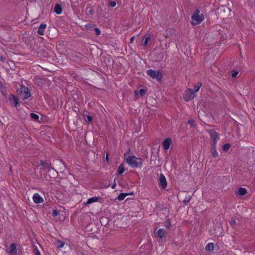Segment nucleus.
Wrapping results in <instances>:
<instances>
[{"instance_id": "obj_1", "label": "nucleus", "mask_w": 255, "mask_h": 255, "mask_svg": "<svg viewBox=\"0 0 255 255\" xmlns=\"http://www.w3.org/2000/svg\"><path fill=\"white\" fill-rule=\"evenodd\" d=\"M124 158L128 164L132 168L141 167L142 161L140 158L136 157L134 155H129L128 152L124 155Z\"/></svg>"}, {"instance_id": "obj_2", "label": "nucleus", "mask_w": 255, "mask_h": 255, "mask_svg": "<svg viewBox=\"0 0 255 255\" xmlns=\"http://www.w3.org/2000/svg\"><path fill=\"white\" fill-rule=\"evenodd\" d=\"M200 11L199 9H196L193 15L191 16V24L193 25H198L204 20V15L202 13L200 14Z\"/></svg>"}, {"instance_id": "obj_3", "label": "nucleus", "mask_w": 255, "mask_h": 255, "mask_svg": "<svg viewBox=\"0 0 255 255\" xmlns=\"http://www.w3.org/2000/svg\"><path fill=\"white\" fill-rule=\"evenodd\" d=\"M209 133L211 137V145H216L217 142L219 139V134L214 130L210 129L209 131Z\"/></svg>"}, {"instance_id": "obj_4", "label": "nucleus", "mask_w": 255, "mask_h": 255, "mask_svg": "<svg viewBox=\"0 0 255 255\" xmlns=\"http://www.w3.org/2000/svg\"><path fill=\"white\" fill-rule=\"evenodd\" d=\"M19 93L23 100L26 99L31 96L28 88L23 85L20 87Z\"/></svg>"}, {"instance_id": "obj_5", "label": "nucleus", "mask_w": 255, "mask_h": 255, "mask_svg": "<svg viewBox=\"0 0 255 255\" xmlns=\"http://www.w3.org/2000/svg\"><path fill=\"white\" fill-rule=\"evenodd\" d=\"M147 75L153 79L159 82V70L149 69L146 71Z\"/></svg>"}, {"instance_id": "obj_6", "label": "nucleus", "mask_w": 255, "mask_h": 255, "mask_svg": "<svg viewBox=\"0 0 255 255\" xmlns=\"http://www.w3.org/2000/svg\"><path fill=\"white\" fill-rule=\"evenodd\" d=\"M185 95L184 96V99L185 101H189L193 99L194 97V94L193 91L190 89H188L185 91Z\"/></svg>"}, {"instance_id": "obj_7", "label": "nucleus", "mask_w": 255, "mask_h": 255, "mask_svg": "<svg viewBox=\"0 0 255 255\" xmlns=\"http://www.w3.org/2000/svg\"><path fill=\"white\" fill-rule=\"evenodd\" d=\"M10 105L13 107H17L19 104L18 99L13 94H11L8 99Z\"/></svg>"}, {"instance_id": "obj_8", "label": "nucleus", "mask_w": 255, "mask_h": 255, "mask_svg": "<svg viewBox=\"0 0 255 255\" xmlns=\"http://www.w3.org/2000/svg\"><path fill=\"white\" fill-rule=\"evenodd\" d=\"M6 253L10 255H17V248L16 245L15 243L10 244L9 248L6 251Z\"/></svg>"}, {"instance_id": "obj_9", "label": "nucleus", "mask_w": 255, "mask_h": 255, "mask_svg": "<svg viewBox=\"0 0 255 255\" xmlns=\"http://www.w3.org/2000/svg\"><path fill=\"white\" fill-rule=\"evenodd\" d=\"M172 139L170 137H167L162 142V146L164 149L166 151L169 149L171 145H172Z\"/></svg>"}, {"instance_id": "obj_10", "label": "nucleus", "mask_w": 255, "mask_h": 255, "mask_svg": "<svg viewBox=\"0 0 255 255\" xmlns=\"http://www.w3.org/2000/svg\"><path fill=\"white\" fill-rule=\"evenodd\" d=\"M32 199L33 202L36 204H41L44 202L43 198L38 193L34 194Z\"/></svg>"}, {"instance_id": "obj_11", "label": "nucleus", "mask_w": 255, "mask_h": 255, "mask_svg": "<svg viewBox=\"0 0 255 255\" xmlns=\"http://www.w3.org/2000/svg\"><path fill=\"white\" fill-rule=\"evenodd\" d=\"M100 199V197H96V196L90 198L88 199V200L86 202L83 203V205L85 206H87V205L92 204L93 203L98 202Z\"/></svg>"}, {"instance_id": "obj_12", "label": "nucleus", "mask_w": 255, "mask_h": 255, "mask_svg": "<svg viewBox=\"0 0 255 255\" xmlns=\"http://www.w3.org/2000/svg\"><path fill=\"white\" fill-rule=\"evenodd\" d=\"M40 165L42 166L44 169H47L48 171H50L51 169H52L51 164L50 162L41 160L40 161Z\"/></svg>"}, {"instance_id": "obj_13", "label": "nucleus", "mask_w": 255, "mask_h": 255, "mask_svg": "<svg viewBox=\"0 0 255 255\" xmlns=\"http://www.w3.org/2000/svg\"><path fill=\"white\" fill-rule=\"evenodd\" d=\"M46 27V25L44 23H41L37 30V33L40 35H43L45 29Z\"/></svg>"}, {"instance_id": "obj_14", "label": "nucleus", "mask_w": 255, "mask_h": 255, "mask_svg": "<svg viewBox=\"0 0 255 255\" xmlns=\"http://www.w3.org/2000/svg\"><path fill=\"white\" fill-rule=\"evenodd\" d=\"M160 186L163 189L165 188L167 186V181L165 177L161 173H160Z\"/></svg>"}, {"instance_id": "obj_15", "label": "nucleus", "mask_w": 255, "mask_h": 255, "mask_svg": "<svg viewBox=\"0 0 255 255\" xmlns=\"http://www.w3.org/2000/svg\"><path fill=\"white\" fill-rule=\"evenodd\" d=\"M126 170V168L124 167V164L121 163L117 168V172L118 175L122 174Z\"/></svg>"}, {"instance_id": "obj_16", "label": "nucleus", "mask_w": 255, "mask_h": 255, "mask_svg": "<svg viewBox=\"0 0 255 255\" xmlns=\"http://www.w3.org/2000/svg\"><path fill=\"white\" fill-rule=\"evenodd\" d=\"M211 153L214 157H217L218 156V153L216 150V145H211Z\"/></svg>"}, {"instance_id": "obj_17", "label": "nucleus", "mask_w": 255, "mask_h": 255, "mask_svg": "<svg viewBox=\"0 0 255 255\" xmlns=\"http://www.w3.org/2000/svg\"><path fill=\"white\" fill-rule=\"evenodd\" d=\"M247 190L246 189H245L244 188L241 187L238 189L237 192V194L240 195V196H243V195H244L246 194H247Z\"/></svg>"}, {"instance_id": "obj_18", "label": "nucleus", "mask_w": 255, "mask_h": 255, "mask_svg": "<svg viewBox=\"0 0 255 255\" xmlns=\"http://www.w3.org/2000/svg\"><path fill=\"white\" fill-rule=\"evenodd\" d=\"M54 11L57 14H60L62 12V9L60 4H57L54 8Z\"/></svg>"}, {"instance_id": "obj_19", "label": "nucleus", "mask_w": 255, "mask_h": 255, "mask_svg": "<svg viewBox=\"0 0 255 255\" xmlns=\"http://www.w3.org/2000/svg\"><path fill=\"white\" fill-rule=\"evenodd\" d=\"M129 195H131V194L121 193L118 196L117 199L119 201H123L126 197Z\"/></svg>"}, {"instance_id": "obj_20", "label": "nucleus", "mask_w": 255, "mask_h": 255, "mask_svg": "<svg viewBox=\"0 0 255 255\" xmlns=\"http://www.w3.org/2000/svg\"><path fill=\"white\" fill-rule=\"evenodd\" d=\"M202 83L200 82L198 83L197 85H195L193 87V89L192 90L193 91L194 93L197 92L199 91L200 87L202 86Z\"/></svg>"}, {"instance_id": "obj_21", "label": "nucleus", "mask_w": 255, "mask_h": 255, "mask_svg": "<svg viewBox=\"0 0 255 255\" xmlns=\"http://www.w3.org/2000/svg\"><path fill=\"white\" fill-rule=\"evenodd\" d=\"M205 249H206V251H213L214 249V244L212 243L208 244L206 245Z\"/></svg>"}, {"instance_id": "obj_22", "label": "nucleus", "mask_w": 255, "mask_h": 255, "mask_svg": "<svg viewBox=\"0 0 255 255\" xmlns=\"http://www.w3.org/2000/svg\"><path fill=\"white\" fill-rule=\"evenodd\" d=\"M171 221L170 219L168 218L166 219V221L164 223V226L166 227V228L168 229H169L171 227Z\"/></svg>"}, {"instance_id": "obj_23", "label": "nucleus", "mask_w": 255, "mask_h": 255, "mask_svg": "<svg viewBox=\"0 0 255 255\" xmlns=\"http://www.w3.org/2000/svg\"><path fill=\"white\" fill-rule=\"evenodd\" d=\"M57 247H58V248H62L65 245L64 243L63 242L59 240H58L57 241Z\"/></svg>"}, {"instance_id": "obj_24", "label": "nucleus", "mask_w": 255, "mask_h": 255, "mask_svg": "<svg viewBox=\"0 0 255 255\" xmlns=\"http://www.w3.org/2000/svg\"><path fill=\"white\" fill-rule=\"evenodd\" d=\"M231 147V144L229 143H226L223 146V150L225 151H227Z\"/></svg>"}, {"instance_id": "obj_25", "label": "nucleus", "mask_w": 255, "mask_h": 255, "mask_svg": "<svg viewBox=\"0 0 255 255\" xmlns=\"http://www.w3.org/2000/svg\"><path fill=\"white\" fill-rule=\"evenodd\" d=\"M30 117L31 119H33V120H37L39 119V116L36 114H34V113H31L30 114Z\"/></svg>"}, {"instance_id": "obj_26", "label": "nucleus", "mask_w": 255, "mask_h": 255, "mask_svg": "<svg viewBox=\"0 0 255 255\" xmlns=\"http://www.w3.org/2000/svg\"><path fill=\"white\" fill-rule=\"evenodd\" d=\"M166 232L164 230L160 229V239L165 237Z\"/></svg>"}, {"instance_id": "obj_27", "label": "nucleus", "mask_w": 255, "mask_h": 255, "mask_svg": "<svg viewBox=\"0 0 255 255\" xmlns=\"http://www.w3.org/2000/svg\"><path fill=\"white\" fill-rule=\"evenodd\" d=\"M187 123L189 125H190L193 128H194L195 127V121L192 120V119H190V120H189L188 121V122Z\"/></svg>"}, {"instance_id": "obj_28", "label": "nucleus", "mask_w": 255, "mask_h": 255, "mask_svg": "<svg viewBox=\"0 0 255 255\" xmlns=\"http://www.w3.org/2000/svg\"><path fill=\"white\" fill-rule=\"evenodd\" d=\"M191 198L190 196L186 197V198L183 201L184 204L185 205H187L189 203L190 200H191Z\"/></svg>"}, {"instance_id": "obj_29", "label": "nucleus", "mask_w": 255, "mask_h": 255, "mask_svg": "<svg viewBox=\"0 0 255 255\" xmlns=\"http://www.w3.org/2000/svg\"><path fill=\"white\" fill-rule=\"evenodd\" d=\"M43 81V79L42 78H38L36 79L35 83H37L39 86L40 84H42Z\"/></svg>"}, {"instance_id": "obj_30", "label": "nucleus", "mask_w": 255, "mask_h": 255, "mask_svg": "<svg viewBox=\"0 0 255 255\" xmlns=\"http://www.w3.org/2000/svg\"><path fill=\"white\" fill-rule=\"evenodd\" d=\"M86 9L88 11V12L91 14V15H93V13H94V10L91 7H86Z\"/></svg>"}, {"instance_id": "obj_31", "label": "nucleus", "mask_w": 255, "mask_h": 255, "mask_svg": "<svg viewBox=\"0 0 255 255\" xmlns=\"http://www.w3.org/2000/svg\"><path fill=\"white\" fill-rule=\"evenodd\" d=\"M86 121L88 123L92 122L93 120V118L91 116L87 115L86 116Z\"/></svg>"}, {"instance_id": "obj_32", "label": "nucleus", "mask_w": 255, "mask_h": 255, "mask_svg": "<svg viewBox=\"0 0 255 255\" xmlns=\"http://www.w3.org/2000/svg\"><path fill=\"white\" fill-rule=\"evenodd\" d=\"M109 5L112 7H114L116 6V2L114 0L113 1H111L110 2H109Z\"/></svg>"}, {"instance_id": "obj_33", "label": "nucleus", "mask_w": 255, "mask_h": 255, "mask_svg": "<svg viewBox=\"0 0 255 255\" xmlns=\"http://www.w3.org/2000/svg\"><path fill=\"white\" fill-rule=\"evenodd\" d=\"M139 93L141 96H143L145 94V90L143 89H141L139 90Z\"/></svg>"}, {"instance_id": "obj_34", "label": "nucleus", "mask_w": 255, "mask_h": 255, "mask_svg": "<svg viewBox=\"0 0 255 255\" xmlns=\"http://www.w3.org/2000/svg\"><path fill=\"white\" fill-rule=\"evenodd\" d=\"M238 71L233 70L232 71V77L235 78L237 76V75H238Z\"/></svg>"}, {"instance_id": "obj_35", "label": "nucleus", "mask_w": 255, "mask_h": 255, "mask_svg": "<svg viewBox=\"0 0 255 255\" xmlns=\"http://www.w3.org/2000/svg\"><path fill=\"white\" fill-rule=\"evenodd\" d=\"M59 215V212L57 210H54L52 212V216L53 217H56Z\"/></svg>"}, {"instance_id": "obj_36", "label": "nucleus", "mask_w": 255, "mask_h": 255, "mask_svg": "<svg viewBox=\"0 0 255 255\" xmlns=\"http://www.w3.org/2000/svg\"><path fill=\"white\" fill-rule=\"evenodd\" d=\"M237 224V222L236 221H235V220L234 219H232L231 220V221H230V225L233 227H234L235 225H236Z\"/></svg>"}, {"instance_id": "obj_37", "label": "nucleus", "mask_w": 255, "mask_h": 255, "mask_svg": "<svg viewBox=\"0 0 255 255\" xmlns=\"http://www.w3.org/2000/svg\"><path fill=\"white\" fill-rule=\"evenodd\" d=\"M149 40H150V38L149 37H146L145 38V39H144V45H146L148 44Z\"/></svg>"}, {"instance_id": "obj_38", "label": "nucleus", "mask_w": 255, "mask_h": 255, "mask_svg": "<svg viewBox=\"0 0 255 255\" xmlns=\"http://www.w3.org/2000/svg\"><path fill=\"white\" fill-rule=\"evenodd\" d=\"M95 31L97 35H99L101 34V30L98 28H95Z\"/></svg>"}, {"instance_id": "obj_39", "label": "nucleus", "mask_w": 255, "mask_h": 255, "mask_svg": "<svg viewBox=\"0 0 255 255\" xmlns=\"http://www.w3.org/2000/svg\"><path fill=\"white\" fill-rule=\"evenodd\" d=\"M159 229H157V228L155 230V235L157 236V237H159Z\"/></svg>"}, {"instance_id": "obj_40", "label": "nucleus", "mask_w": 255, "mask_h": 255, "mask_svg": "<svg viewBox=\"0 0 255 255\" xmlns=\"http://www.w3.org/2000/svg\"><path fill=\"white\" fill-rule=\"evenodd\" d=\"M116 181L115 179L114 183L111 186V188H112V189H114L116 188Z\"/></svg>"}, {"instance_id": "obj_41", "label": "nucleus", "mask_w": 255, "mask_h": 255, "mask_svg": "<svg viewBox=\"0 0 255 255\" xmlns=\"http://www.w3.org/2000/svg\"><path fill=\"white\" fill-rule=\"evenodd\" d=\"M134 93L136 98H137L138 97V92L137 91H134Z\"/></svg>"}, {"instance_id": "obj_42", "label": "nucleus", "mask_w": 255, "mask_h": 255, "mask_svg": "<svg viewBox=\"0 0 255 255\" xmlns=\"http://www.w3.org/2000/svg\"><path fill=\"white\" fill-rule=\"evenodd\" d=\"M134 37H131L130 39V43L133 42V41L134 40Z\"/></svg>"}, {"instance_id": "obj_43", "label": "nucleus", "mask_w": 255, "mask_h": 255, "mask_svg": "<svg viewBox=\"0 0 255 255\" xmlns=\"http://www.w3.org/2000/svg\"><path fill=\"white\" fill-rule=\"evenodd\" d=\"M36 255H41L40 252L38 250L36 252Z\"/></svg>"}, {"instance_id": "obj_44", "label": "nucleus", "mask_w": 255, "mask_h": 255, "mask_svg": "<svg viewBox=\"0 0 255 255\" xmlns=\"http://www.w3.org/2000/svg\"><path fill=\"white\" fill-rule=\"evenodd\" d=\"M106 160L108 161V155H107L106 156Z\"/></svg>"}, {"instance_id": "obj_45", "label": "nucleus", "mask_w": 255, "mask_h": 255, "mask_svg": "<svg viewBox=\"0 0 255 255\" xmlns=\"http://www.w3.org/2000/svg\"><path fill=\"white\" fill-rule=\"evenodd\" d=\"M165 210L166 211H167V212H168V210H167V208H166V209H165Z\"/></svg>"}]
</instances>
